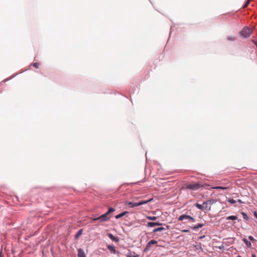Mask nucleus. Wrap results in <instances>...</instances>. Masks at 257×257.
Segmentation results:
<instances>
[{"label": "nucleus", "instance_id": "obj_1", "mask_svg": "<svg viewBox=\"0 0 257 257\" xmlns=\"http://www.w3.org/2000/svg\"><path fill=\"white\" fill-rule=\"evenodd\" d=\"M114 211V209L113 208H109L108 210L104 214L99 217L93 216V217H92L91 218L93 221L99 220L100 222H104L108 220L110 218V217L109 216V214L111 212H113Z\"/></svg>", "mask_w": 257, "mask_h": 257}, {"label": "nucleus", "instance_id": "obj_20", "mask_svg": "<svg viewBox=\"0 0 257 257\" xmlns=\"http://www.w3.org/2000/svg\"><path fill=\"white\" fill-rule=\"evenodd\" d=\"M195 206L199 209L203 210V206H202V205H201L199 203H196L195 204Z\"/></svg>", "mask_w": 257, "mask_h": 257}, {"label": "nucleus", "instance_id": "obj_34", "mask_svg": "<svg viewBox=\"0 0 257 257\" xmlns=\"http://www.w3.org/2000/svg\"><path fill=\"white\" fill-rule=\"evenodd\" d=\"M237 257H242V256H241L240 255H238V256H237Z\"/></svg>", "mask_w": 257, "mask_h": 257}, {"label": "nucleus", "instance_id": "obj_25", "mask_svg": "<svg viewBox=\"0 0 257 257\" xmlns=\"http://www.w3.org/2000/svg\"><path fill=\"white\" fill-rule=\"evenodd\" d=\"M33 66L36 68H39V64L38 63H34L33 64Z\"/></svg>", "mask_w": 257, "mask_h": 257}, {"label": "nucleus", "instance_id": "obj_28", "mask_svg": "<svg viewBox=\"0 0 257 257\" xmlns=\"http://www.w3.org/2000/svg\"><path fill=\"white\" fill-rule=\"evenodd\" d=\"M228 40H231V41H234L235 40V38L234 37L228 38Z\"/></svg>", "mask_w": 257, "mask_h": 257}, {"label": "nucleus", "instance_id": "obj_19", "mask_svg": "<svg viewBox=\"0 0 257 257\" xmlns=\"http://www.w3.org/2000/svg\"><path fill=\"white\" fill-rule=\"evenodd\" d=\"M147 218L150 220H156L157 219V217L156 216H147Z\"/></svg>", "mask_w": 257, "mask_h": 257}, {"label": "nucleus", "instance_id": "obj_7", "mask_svg": "<svg viewBox=\"0 0 257 257\" xmlns=\"http://www.w3.org/2000/svg\"><path fill=\"white\" fill-rule=\"evenodd\" d=\"M162 224L159 222H149L148 223L147 226L148 227H154L155 226L161 225Z\"/></svg>", "mask_w": 257, "mask_h": 257}, {"label": "nucleus", "instance_id": "obj_16", "mask_svg": "<svg viewBox=\"0 0 257 257\" xmlns=\"http://www.w3.org/2000/svg\"><path fill=\"white\" fill-rule=\"evenodd\" d=\"M82 233V229H80L75 235V238H78Z\"/></svg>", "mask_w": 257, "mask_h": 257}, {"label": "nucleus", "instance_id": "obj_3", "mask_svg": "<svg viewBox=\"0 0 257 257\" xmlns=\"http://www.w3.org/2000/svg\"><path fill=\"white\" fill-rule=\"evenodd\" d=\"M201 187L202 185H201L199 183H191L190 184H186L185 185V188L193 190H198Z\"/></svg>", "mask_w": 257, "mask_h": 257}, {"label": "nucleus", "instance_id": "obj_12", "mask_svg": "<svg viewBox=\"0 0 257 257\" xmlns=\"http://www.w3.org/2000/svg\"><path fill=\"white\" fill-rule=\"evenodd\" d=\"M108 236L113 241H118V239L117 237H114L111 233H108Z\"/></svg>", "mask_w": 257, "mask_h": 257}, {"label": "nucleus", "instance_id": "obj_11", "mask_svg": "<svg viewBox=\"0 0 257 257\" xmlns=\"http://www.w3.org/2000/svg\"><path fill=\"white\" fill-rule=\"evenodd\" d=\"M204 225L203 224L199 223L197 225H195L193 227H192L191 228L193 229V230H197L200 228L202 227Z\"/></svg>", "mask_w": 257, "mask_h": 257}, {"label": "nucleus", "instance_id": "obj_27", "mask_svg": "<svg viewBox=\"0 0 257 257\" xmlns=\"http://www.w3.org/2000/svg\"><path fill=\"white\" fill-rule=\"evenodd\" d=\"M181 231L183 232H189V230L183 229Z\"/></svg>", "mask_w": 257, "mask_h": 257}, {"label": "nucleus", "instance_id": "obj_9", "mask_svg": "<svg viewBox=\"0 0 257 257\" xmlns=\"http://www.w3.org/2000/svg\"><path fill=\"white\" fill-rule=\"evenodd\" d=\"M242 241L245 244V245H246L247 247H251V244L250 242L248 241L246 238H243L242 239Z\"/></svg>", "mask_w": 257, "mask_h": 257}, {"label": "nucleus", "instance_id": "obj_13", "mask_svg": "<svg viewBox=\"0 0 257 257\" xmlns=\"http://www.w3.org/2000/svg\"><path fill=\"white\" fill-rule=\"evenodd\" d=\"M127 213H128V212H127V211H124L123 212H121V213L116 215L115 218L118 219L120 217H122V216H123L124 215H125Z\"/></svg>", "mask_w": 257, "mask_h": 257}, {"label": "nucleus", "instance_id": "obj_14", "mask_svg": "<svg viewBox=\"0 0 257 257\" xmlns=\"http://www.w3.org/2000/svg\"><path fill=\"white\" fill-rule=\"evenodd\" d=\"M210 201H207L203 202V203L202 204V206H203V210L208 209V202Z\"/></svg>", "mask_w": 257, "mask_h": 257}, {"label": "nucleus", "instance_id": "obj_29", "mask_svg": "<svg viewBox=\"0 0 257 257\" xmlns=\"http://www.w3.org/2000/svg\"><path fill=\"white\" fill-rule=\"evenodd\" d=\"M128 257H138V256L135 255H131L130 256H128Z\"/></svg>", "mask_w": 257, "mask_h": 257}, {"label": "nucleus", "instance_id": "obj_24", "mask_svg": "<svg viewBox=\"0 0 257 257\" xmlns=\"http://www.w3.org/2000/svg\"><path fill=\"white\" fill-rule=\"evenodd\" d=\"M242 214L243 218L245 219L246 220H248V216H247V214L244 212H242Z\"/></svg>", "mask_w": 257, "mask_h": 257}, {"label": "nucleus", "instance_id": "obj_33", "mask_svg": "<svg viewBox=\"0 0 257 257\" xmlns=\"http://www.w3.org/2000/svg\"><path fill=\"white\" fill-rule=\"evenodd\" d=\"M12 251L13 252V251H15L13 249H12Z\"/></svg>", "mask_w": 257, "mask_h": 257}, {"label": "nucleus", "instance_id": "obj_21", "mask_svg": "<svg viewBox=\"0 0 257 257\" xmlns=\"http://www.w3.org/2000/svg\"><path fill=\"white\" fill-rule=\"evenodd\" d=\"M250 0H247L245 3L244 4V5L242 6V8L243 9H245L247 6L248 5H249V3H250Z\"/></svg>", "mask_w": 257, "mask_h": 257}, {"label": "nucleus", "instance_id": "obj_2", "mask_svg": "<svg viewBox=\"0 0 257 257\" xmlns=\"http://www.w3.org/2000/svg\"><path fill=\"white\" fill-rule=\"evenodd\" d=\"M152 200H153V198H151L148 200H141L138 202H129L127 203V205L129 207L133 208L135 206H138L147 204V203L151 201Z\"/></svg>", "mask_w": 257, "mask_h": 257}, {"label": "nucleus", "instance_id": "obj_31", "mask_svg": "<svg viewBox=\"0 0 257 257\" xmlns=\"http://www.w3.org/2000/svg\"><path fill=\"white\" fill-rule=\"evenodd\" d=\"M254 216L257 218V213L256 212H255L254 213Z\"/></svg>", "mask_w": 257, "mask_h": 257}, {"label": "nucleus", "instance_id": "obj_18", "mask_svg": "<svg viewBox=\"0 0 257 257\" xmlns=\"http://www.w3.org/2000/svg\"><path fill=\"white\" fill-rule=\"evenodd\" d=\"M237 219V217L236 216H229L227 218V220H236Z\"/></svg>", "mask_w": 257, "mask_h": 257}, {"label": "nucleus", "instance_id": "obj_6", "mask_svg": "<svg viewBox=\"0 0 257 257\" xmlns=\"http://www.w3.org/2000/svg\"><path fill=\"white\" fill-rule=\"evenodd\" d=\"M157 243V241H156V240H151V241H150L147 244V246L146 247V248H145L144 249V251H148L150 249V248L151 247V245L152 244H156Z\"/></svg>", "mask_w": 257, "mask_h": 257}, {"label": "nucleus", "instance_id": "obj_8", "mask_svg": "<svg viewBox=\"0 0 257 257\" xmlns=\"http://www.w3.org/2000/svg\"><path fill=\"white\" fill-rule=\"evenodd\" d=\"M78 257H86L84 251L81 248L78 249Z\"/></svg>", "mask_w": 257, "mask_h": 257}, {"label": "nucleus", "instance_id": "obj_23", "mask_svg": "<svg viewBox=\"0 0 257 257\" xmlns=\"http://www.w3.org/2000/svg\"><path fill=\"white\" fill-rule=\"evenodd\" d=\"M15 75H14L13 77H11L10 78H6L4 80L2 81L1 83H0V84H1L2 83H4V82H5L7 81H8L9 80L12 79L13 77H15Z\"/></svg>", "mask_w": 257, "mask_h": 257}, {"label": "nucleus", "instance_id": "obj_17", "mask_svg": "<svg viewBox=\"0 0 257 257\" xmlns=\"http://www.w3.org/2000/svg\"><path fill=\"white\" fill-rule=\"evenodd\" d=\"M211 188L213 189L225 190V189H227L228 188L225 187H221V186H215V187H213Z\"/></svg>", "mask_w": 257, "mask_h": 257}, {"label": "nucleus", "instance_id": "obj_32", "mask_svg": "<svg viewBox=\"0 0 257 257\" xmlns=\"http://www.w3.org/2000/svg\"><path fill=\"white\" fill-rule=\"evenodd\" d=\"M251 256H252V257H256V255H255V254H252L251 255Z\"/></svg>", "mask_w": 257, "mask_h": 257}, {"label": "nucleus", "instance_id": "obj_22", "mask_svg": "<svg viewBox=\"0 0 257 257\" xmlns=\"http://www.w3.org/2000/svg\"><path fill=\"white\" fill-rule=\"evenodd\" d=\"M228 201L229 202L231 203V204H234V203H236V201L234 200L232 198H229Z\"/></svg>", "mask_w": 257, "mask_h": 257}, {"label": "nucleus", "instance_id": "obj_5", "mask_svg": "<svg viewBox=\"0 0 257 257\" xmlns=\"http://www.w3.org/2000/svg\"><path fill=\"white\" fill-rule=\"evenodd\" d=\"M184 219L188 220L189 221L193 222H194L195 221V219L194 218H193L192 217H191L189 215H187L186 214H183V215L180 216L178 218V221H183Z\"/></svg>", "mask_w": 257, "mask_h": 257}, {"label": "nucleus", "instance_id": "obj_30", "mask_svg": "<svg viewBox=\"0 0 257 257\" xmlns=\"http://www.w3.org/2000/svg\"><path fill=\"white\" fill-rule=\"evenodd\" d=\"M0 257H3V255L2 251H0Z\"/></svg>", "mask_w": 257, "mask_h": 257}, {"label": "nucleus", "instance_id": "obj_15", "mask_svg": "<svg viewBox=\"0 0 257 257\" xmlns=\"http://www.w3.org/2000/svg\"><path fill=\"white\" fill-rule=\"evenodd\" d=\"M165 229V228L164 227H158V228H155L153 230V232L154 233H155V232H158V231H161L162 230H164Z\"/></svg>", "mask_w": 257, "mask_h": 257}, {"label": "nucleus", "instance_id": "obj_26", "mask_svg": "<svg viewBox=\"0 0 257 257\" xmlns=\"http://www.w3.org/2000/svg\"><path fill=\"white\" fill-rule=\"evenodd\" d=\"M248 239H249L250 240H251V241H254V239L253 237V236H248Z\"/></svg>", "mask_w": 257, "mask_h": 257}, {"label": "nucleus", "instance_id": "obj_4", "mask_svg": "<svg viewBox=\"0 0 257 257\" xmlns=\"http://www.w3.org/2000/svg\"><path fill=\"white\" fill-rule=\"evenodd\" d=\"M252 33V30L247 28L244 27L241 32V35L244 38L248 37Z\"/></svg>", "mask_w": 257, "mask_h": 257}, {"label": "nucleus", "instance_id": "obj_10", "mask_svg": "<svg viewBox=\"0 0 257 257\" xmlns=\"http://www.w3.org/2000/svg\"><path fill=\"white\" fill-rule=\"evenodd\" d=\"M107 248L111 252L114 253L116 251V249L114 246L112 245H108L107 246Z\"/></svg>", "mask_w": 257, "mask_h": 257}]
</instances>
